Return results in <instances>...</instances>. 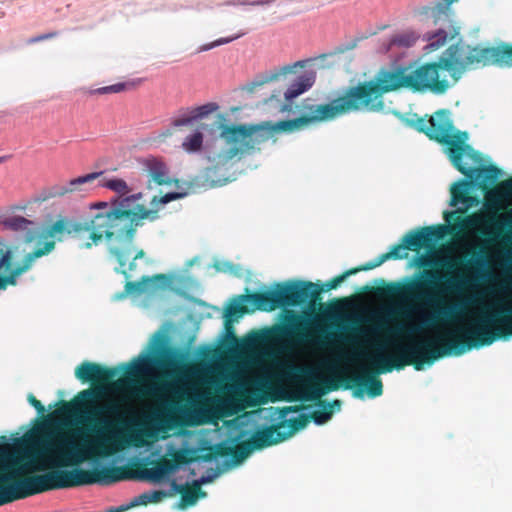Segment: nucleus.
<instances>
[{"label": "nucleus", "mask_w": 512, "mask_h": 512, "mask_svg": "<svg viewBox=\"0 0 512 512\" xmlns=\"http://www.w3.org/2000/svg\"><path fill=\"white\" fill-rule=\"evenodd\" d=\"M33 451L6 454L0 457V506L43 492L84 485H111L128 479L162 480L176 468L167 458L141 467L134 473L127 467L102 466L91 470L56 469L44 474L30 475L48 467L78 465L86 459L83 448L58 429L57 423L45 417L32 431Z\"/></svg>", "instance_id": "f257e3e1"}, {"label": "nucleus", "mask_w": 512, "mask_h": 512, "mask_svg": "<svg viewBox=\"0 0 512 512\" xmlns=\"http://www.w3.org/2000/svg\"><path fill=\"white\" fill-rule=\"evenodd\" d=\"M487 67L484 45H469L457 42L450 45L436 62L426 63L412 69L399 66L385 71L374 80L363 81L354 86L363 112H381L385 108V93L409 88L412 91L427 89L443 93L448 88L446 80L439 79V71L446 70L457 81L469 70Z\"/></svg>", "instance_id": "f03ea898"}, {"label": "nucleus", "mask_w": 512, "mask_h": 512, "mask_svg": "<svg viewBox=\"0 0 512 512\" xmlns=\"http://www.w3.org/2000/svg\"><path fill=\"white\" fill-rule=\"evenodd\" d=\"M140 195L123 198L113 202L108 213H97L89 222H74L59 217L46 228V235L61 240L66 234L91 231L92 243L98 244L103 238L110 241L109 254L117 262L115 271L129 276L136 268L135 260L145 257V251L134 245L137 229L143 226L145 218H154L155 214L142 205L134 204Z\"/></svg>", "instance_id": "7ed1b4c3"}, {"label": "nucleus", "mask_w": 512, "mask_h": 512, "mask_svg": "<svg viewBox=\"0 0 512 512\" xmlns=\"http://www.w3.org/2000/svg\"><path fill=\"white\" fill-rule=\"evenodd\" d=\"M176 353L169 347L164 336L157 333L151 346V354L140 355L129 365L124 377L114 380L117 369L84 361L75 369V376L82 383L104 386L115 391H127L133 398L163 400L172 392Z\"/></svg>", "instance_id": "20e7f679"}, {"label": "nucleus", "mask_w": 512, "mask_h": 512, "mask_svg": "<svg viewBox=\"0 0 512 512\" xmlns=\"http://www.w3.org/2000/svg\"><path fill=\"white\" fill-rule=\"evenodd\" d=\"M372 347L374 353L355 350L351 359L367 360L375 369H363L360 375L341 377L344 389L359 388L354 392L356 397L361 396L363 387L372 398L382 395L383 384L377 374L388 373L393 369L401 370L410 365L419 371L425 364L431 365L444 356L464 353L457 352L462 345L454 329L444 331L432 338L410 339L407 344H393L394 353L389 356L383 354L386 347L383 343L377 342Z\"/></svg>", "instance_id": "39448f33"}, {"label": "nucleus", "mask_w": 512, "mask_h": 512, "mask_svg": "<svg viewBox=\"0 0 512 512\" xmlns=\"http://www.w3.org/2000/svg\"><path fill=\"white\" fill-rule=\"evenodd\" d=\"M407 123L416 131L424 133L430 140L444 145L453 166L466 176L467 180H459L451 187V206H457L460 203L467 206L471 205L474 199L470 196L468 190L473 181L477 182L482 191L487 192L501 174V170L495 165L470 168L463 164L462 158L464 155L469 156L473 160H477L479 156L466 143L468 139L467 132H454V125L449 110L440 109L428 119L414 115V118L407 119Z\"/></svg>", "instance_id": "423d86ee"}, {"label": "nucleus", "mask_w": 512, "mask_h": 512, "mask_svg": "<svg viewBox=\"0 0 512 512\" xmlns=\"http://www.w3.org/2000/svg\"><path fill=\"white\" fill-rule=\"evenodd\" d=\"M116 392L111 388L91 386L80 391L72 401H61L56 411L63 416H80L97 432V438L91 449L102 455H112L121 448L120 440L114 427L125 412V397L108 399V392ZM128 398L134 399L127 391Z\"/></svg>", "instance_id": "0eeeda50"}, {"label": "nucleus", "mask_w": 512, "mask_h": 512, "mask_svg": "<svg viewBox=\"0 0 512 512\" xmlns=\"http://www.w3.org/2000/svg\"><path fill=\"white\" fill-rule=\"evenodd\" d=\"M456 288L455 279L448 274L426 270L422 279L404 285L388 286L387 292L389 295L420 301L431 307L430 313L423 318L419 326L407 329V332L414 333L422 328H432L437 324H449L457 320L460 305L448 304L439 297L441 293L451 292Z\"/></svg>", "instance_id": "6e6552de"}, {"label": "nucleus", "mask_w": 512, "mask_h": 512, "mask_svg": "<svg viewBox=\"0 0 512 512\" xmlns=\"http://www.w3.org/2000/svg\"><path fill=\"white\" fill-rule=\"evenodd\" d=\"M358 272L359 269H349L325 282L322 288H318L310 281L277 283L274 290L250 293L245 296V300L252 303L256 309L267 312L279 307L298 306L308 301L315 304L320 300L323 290L336 289L347 277Z\"/></svg>", "instance_id": "1a4fd4ad"}, {"label": "nucleus", "mask_w": 512, "mask_h": 512, "mask_svg": "<svg viewBox=\"0 0 512 512\" xmlns=\"http://www.w3.org/2000/svg\"><path fill=\"white\" fill-rule=\"evenodd\" d=\"M454 331L462 345L458 352L488 346L496 339L512 336V306L487 310L469 326L456 327Z\"/></svg>", "instance_id": "9d476101"}, {"label": "nucleus", "mask_w": 512, "mask_h": 512, "mask_svg": "<svg viewBox=\"0 0 512 512\" xmlns=\"http://www.w3.org/2000/svg\"><path fill=\"white\" fill-rule=\"evenodd\" d=\"M306 114L289 120L279 121L275 128L282 132H294L303 130L312 123L330 121L337 117L363 112L354 86H350L344 92L327 104L305 105Z\"/></svg>", "instance_id": "9b49d317"}, {"label": "nucleus", "mask_w": 512, "mask_h": 512, "mask_svg": "<svg viewBox=\"0 0 512 512\" xmlns=\"http://www.w3.org/2000/svg\"><path fill=\"white\" fill-rule=\"evenodd\" d=\"M54 248L55 242L47 241L42 247L27 253L21 262L14 265L15 247L0 238V291L6 290L9 286H16L19 276L28 272L36 259L49 254Z\"/></svg>", "instance_id": "f8f14e48"}, {"label": "nucleus", "mask_w": 512, "mask_h": 512, "mask_svg": "<svg viewBox=\"0 0 512 512\" xmlns=\"http://www.w3.org/2000/svg\"><path fill=\"white\" fill-rule=\"evenodd\" d=\"M220 127V137L229 147L208 153V160L215 163L216 166L226 165L235 157L253 150L255 145L261 142V140L256 137V133L258 132L256 127H247L244 125L228 126L222 124H220Z\"/></svg>", "instance_id": "ddd939ff"}, {"label": "nucleus", "mask_w": 512, "mask_h": 512, "mask_svg": "<svg viewBox=\"0 0 512 512\" xmlns=\"http://www.w3.org/2000/svg\"><path fill=\"white\" fill-rule=\"evenodd\" d=\"M292 376L303 386L299 394L293 399L301 401H317L318 405H325L332 411L334 409L339 410L341 408L342 403L338 399H335L332 402L320 399L321 396L327 392L338 390L340 383L343 385L341 377L337 379H326L320 382L316 374V369L309 366H293Z\"/></svg>", "instance_id": "4468645a"}, {"label": "nucleus", "mask_w": 512, "mask_h": 512, "mask_svg": "<svg viewBox=\"0 0 512 512\" xmlns=\"http://www.w3.org/2000/svg\"><path fill=\"white\" fill-rule=\"evenodd\" d=\"M273 445L272 431L264 427L255 431L248 440L241 441L235 446H231L227 442L210 445L206 448L207 452L198 456V459L209 462L217 457L231 456L235 464H240L253 451L262 450Z\"/></svg>", "instance_id": "2eb2a0df"}, {"label": "nucleus", "mask_w": 512, "mask_h": 512, "mask_svg": "<svg viewBox=\"0 0 512 512\" xmlns=\"http://www.w3.org/2000/svg\"><path fill=\"white\" fill-rule=\"evenodd\" d=\"M305 408V406H287L279 410V418L281 421L276 424L266 426V429H270L272 431V442L274 445L287 440L296 432L304 429L308 425L311 421V417H309L308 414H300L299 416L289 420L285 419L288 413H296Z\"/></svg>", "instance_id": "dca6fc26"}, {"label": "nucleus", "mask_w": 512, "mask_h": 512, "mask_svg": "<svg viewBox=\"0 0 512 512\" xmlns=\"http://www.w3.org/2000/svg\"><path fill=\"white\" fill-rule=\"evenodd\" d=\"M445 231V225L423 227L408 232L404 235L402 241L407 250L418 251L422 247H428L436 240L443 238Z\"/></svg>", "instance_id": "f3484780"}, {"label": "nucleus", "mask_w": 512, "mask_h": 512, "mask_svg": "<svg viewBox=\"0 0 512 512\" xmlns=\"http://www.w3.org/2000/svg\"><path fill=\"white\" fill-rule=\"evenodd\" d=\"M466 212L465 209H457L455 211L444 212V219L451 225L452 230L460 232L468 229H473L482 223L497 225L498 222L495 218H490L484 221L479 215L473 214L463 217L462 214Z\"/></svg>", "instance_id": "a211bd4d"}, {"label": "nucleus", "mask_w": 512, "mask_h": 512, "mask_svg": "<svg viewBox=\"0 0 512 512\" xmlns=\"http://www.w3.org/2000/svg\"><path fill=\"white\" fill-rule=\"evenodd\" d=\"M103 173H104L103 171L92 172V173L71 179L66 184L54 185L51 188H49V190L47 191V194L43 197V200H47L49 198H55V197H62L69 193L84 191L85 185L93 183Z\"/></svg>", "instance_id": "6ab92c4d"}, {"label": "nucleus", "mask_w": 512, "mask_h": 512, "mask_svg": "<svg viewBox=\"0 0 512 512\" xmlns=\"http://www.w3.org/2000/svg\"><path fill=\"white\" fill-rule=\"evenodd\" d=\"M100 186L104 187V188H107L109 190H112L115 193L119 194L118 197L111 199L110 208H109V210L106 213H108L112 209L113 202H115L117 200H120V199H123V198L131 197V196H135V195L139 194L140 198L135 200L134 204L136 203V205H142L146 210L151 211V212H153L155 214L154 218H145L143 220V223L146 220L150 221V222H153V221H155V220H157L159 218L158 211L156 209H150V208H148L145 205L144 200H143V197H144L143 193L138 192V193L130 194L131 189L129 188V186L126 183L125 180L120 179V178H113V179H109V180H106L104 182H101Z\"/></svg>", "instance_id": "aec40b11"}, {"label": "nucleus", "mask_w": 512, "mask_h": 512, "mask_svg": "<svg viewBox=\"0 0 512 512\" xmlns=\"http://www.w3.org/2000/svg\"><path fill=\"white\" fill-rule=\"evenodd\" d=\"M486 65L512 68V44L500 42L496 46H484Z\"/></svg>", "instance_id": "412c9836"}, {"label": "nucleus", "mask_w": 512, "mask_h": 512, "mask_svg": "<svg viewBox=\"0 0 512 512\" xmlns=\"http://www.w3.org/2000/svg\"><path fill=\"white\" fill-rule=\"evenodd\" d=\"M218 108L219 107L216 103L211 102L198 107L181 109L179 111V114L172 119L171 125L173 127L190 125L194 121L201 120L207 117L209 114L213 113Z\"/></svg>", "instance_id": "4be33fe9"}, {"label": "nucleus", "mask_w": 512, "mask_h": 512, "mask_svg": "<svg viewBox=\"0 0 512 512\" xmlns=\"http://www.w3.org/2000/svg\"><path fill=\"white\" fill-rule=\"evenodd\" d=\"M1 223L4 229L19 233L26 242H31L37 234V224L22 216H9Z\"/></svg>", "instance_id": "5701e85b"}, {"label": "nucleus", "mask_w": 512, "mask_h": 512, "mask_svg": "<svg viewBox=\"0 0 512 512\" xmlns=\"http://www.w3.org/2000/svg\"><path fill=\"white\" fill-rule=\"evenodd\" d=\"M297 67H304V62L298 61L294 64L285 65L273 71L266 72L264 74L256 76V78L245 86V90L252 93L257 88L264 86L273 81H277L281 76H285L289 73L295 72Z\"/></svg>", "instance_id": "b1692460"}, {"label": "nucleus", "mask_w": 512, "mask_h": 512, "mask_svg": "<svg viewBox=\"0 0 512 512\" xmlns=\"http://www.w3.org/2000/svg\"><path fill=\"white\" fill-rule=\"evenodd\" d=\"M207 481H209V479L203 478L201 482L194 481L191 485L181 486L174 484L175 489L181 495V501L179 504L180 508L193 506L197 502L198 498L205 497L206 493L202 491L201 483H205Z\"/></svg>", "instance_id": "393cba45"}, {"label": "nucleus", "mask_w": 512, "mask_h": 512, "mask_svg": "<svg viewBox=\"0 0 512 512\" xmlns=\"http://www.w3.org/2000/svg\"><path fill=\"white\" fill-rule=\"evenodd\" d=\"M145 166L147 168L150 179L155 184L168 185L171 183V179L167 172V167L162 161L153 157L147 158L145 160Z\"/></svg>", "instance_id": "a878e982"}, {"label": "nucleus", "mask_w": 512, "mask_h": 512, "mask_svg": "<svg viewBox=\"0 0 512 512\" xmlns=\"http://www.w3.org/2000/svg\"><path fill=\"white\" fill-rule=\"evenodd\" d=\"M135 265L137 266V264L135 263ZM137 269V267L135 268ZM136 270H134L135 272ZM133 273V271L129 272V276L126 277L124 274H122L126 279H127V282L124 286V293L123 295H127V294H134V293H142L146 290V287L147 285L152 282L153 280H166L167 279V276L165 274H157L153 277H149V276H143L141 278L140 281H129V279L131 278V274Z\"/></svg>", "instance_id": "bb28decb"}, {"label": "nucleus", "mask_w": 512, "mask_h": 512, "mask_svg": "<svg viewBox=\"0 0 512 512\" xmlns=\"http://www.w3.org/2000/svg\"><path fill=\"white\" fill-rule=\"evenodd\" d=\"M171 418L163 412L155 411L149 421V428L143 431V434L152 437L155 431L168 430L171 428Z\"/></svg>", "instance_id": "cd10ccee"}, {"label": "nucleus", "mask_w": 512, "mask_h": 512, "mask_svg": "<svg viewBox=\"0 0 512 512\" xmlns=\"http://www.w3.org/2000/svg\"><path fill=\"white\" fill-rule=\"evenodd\" d=\"M312 86V82L308 77H301L298 81L293 83L284 93L286 101H291L300 94L304 93Z\"/></svg>", "instance_id": "c85d7f7f"}, {"label": "nucleus", "mask_w": 512, "mask_h": 512, "mask_svg": "<svg viewBox=\"0 0 512 512\" xmlns=\"http://www.w3.org/2000/svg\"><path fill=\"white\" fill-rule=\"evenodd\" d=\"M203 145V134L200 131H195L194 133L188 135L183 143L182 148L189 153L198 152L201 150Z\"/></svg>", "instance_id": "c756f323"}, {"label": "nucleus", "mask_w": 512, "mask_h": 512, "mask_svg": "<svg viewBox=\"0 0 512 512\" xmlns=\"http://www.w3.org/2000/svg\"><path fill=\"white\" fill-rule=\"evenodd\" d=\"M131 84L130 83H117L109 86L100 87L94 90H90L89 94H113V93H120L124 90H126Z\"/></svg>", "instance_id": "7c9ffc66"}, {"label": "nucleus", "mask_w": 512, "mask_h": 512, "mask_svg": "<svg viewBox=\"0 0 512 512\" xmlns=\"http://www.w3.org/2000/svg\"><path fill=\"white\" fill-rule=\"evenodd\" d=\"M320 410H315L311 414H308L316 424L321 425L326 423L332 417V410L325 405H319Z\"/></svg>", "instance_id": "2f4dec72"}, {"label": "nucleus", "mask_w": 512, "mask_h": 512, "mask_svg": "<svg viewBox=\"0 0 512 512\" xmlns=\"http://www.w3.org/2000/svg\"><path fill=\"white\" fill-rule=\"evenodd\" d=\"M406 247L404 243L396 244L394 245L389 252H386L384 254H381L382 260L387 261L389 259H403L407 256V253L405 252Z\"/></svg>", "instance_id": "473e14b6"}, {"label": "nucleus", "mask_w": 512, "mask_h": 512, "mask_svg": "<svg viewBox=\"0 0 512 512\" xmlns=\"http://www.w3.org/2000/svg\"><path fill=\"white\" fill-rule=\"evenodd\" d=\"M247 312L245 306L240 304H231L225 311V324L228 326L234 317H240Z\"/></svg>", "instance_id": "72a5a7b5"}, {"label": "nucleus", "mask_w": 512, "mask_h": 512, "mask_svg": "<svg viewBox=\"0 0 512 512\" xmlns=\"http://www.w3.org/2000/svg\"><path fill=\"white\" fill-rule=\"evenodd\" d=\"M419 266H422V267L440 266V267H445L447 269H451L454 266V263L447 259L435 260L430 257H422L419 261Z\"/></svg>", "instance_id": "f704fd0d"}, {"label": "nucleus", "mask_w": 512, "mask_h": 512, "mask_svg": "<svg viewBox=\"0 0 512 512\" xmlns=\"http://www.w3.org/2000/svg\"><path fill=\"white\" fill-rule=\"evenodd\" d=\"M243 35H245V32H240L234 36H230V37H222V38H219L209 44H206L202 47V50L203 51H206V50H210L214 47H217V46H220V45H224V44H228L240 37H242Z\"/></svg>", "instance_id": "c9c22d12"}, {"label": "nucleus", "mask_w": 512, "mask_h": 512, "mask_svg": "<svg viewBox=\"0 0 512 512\" xmlns=\"http://www.w3.org/2000/svg\"><path fill=\"white\" fill-rule=\"evenodd\" d=\"M182 196V193L177 192L166 193L161 197L154 196L151 200V205L156 206L157 204H167L171 201L181 198Z\"/></svg>", "instance_id": "e433bc0d"}, {"label": "nucleus", "mask_w": 512, "mask_h": 512, "mask_svg": "<svg viewBox=\"0 0 512 512\" xmlns=\"http://www.w3.org/2000/svg\"><path fill=\"white\" fill-rule=\"evenodd\" d=\"M497 193L503 197L512 198V177L499 183Z\"/></svg>", "instance_id": "4c0bfd02"}, {"label": "nucleus", "mask_w": 512, "mask_h": 512, "mask_svg": "<svg viewBox=\"0 0 512 512\" xmlns=\"http://www.w3.org/2000/svg\"><path fill=\"white\" fill-rule=\"evenodd\" d=\"M149 503H150V498H149L148 492H144V493L134 497L133 500L131 501L130 505L127 506L126 509L129 507L147 505ZM123 510H125V508Z\"/></svg>", "instance_id": "58836bf2"}, {"label": "nucleus", "mask_w": 512, "mask_h": 512, "mask_svg": "<svg viewBox=\"0 0 512 512\" xmlns=\"http://www.w3.org/2000/svg\"><path fill=\"white\" fill-rule=\"evenodd\" d=\"M27 400H28L29 404L37 410L39 415H41V416L44 415V413L46 411L45 407L32 393L28 394Z\"/></svg>", "instance_id": "ea45409f"}, {"label": "nucleus", "mask_w": 512, "mask_h": 512, "mask_svg": "<svg viewBox=\"0 0 512 512\" xmlns=\"http://www.w3.org/2000/svg\"><path fill=\"white\" fill-rule=\"evenodd\" d=\"M383 263H384V260H382V257L380 255L376 259H374L372 261H369V262L365 263L364 265H362L360 267H355L354 269H359V272L360 271L371 270V269H374V268L382 265Z\"/></svg>", "instance_id": "a19ab883"}, {"label": "nucleus", "mask_w": 512, "mask_h": 512, "mask_svg": "<svg viewBox=\"0 0 512 512\" xmlns=\"http://www.w3.org/2000/svg\"><path fill=\"white\" fill-rule=\"evenodd\" d=\"M150 503H158L168 496V493L163 490L148 491Z\"/></svg>", "instance_id": "79ce46f5"}, {"label": "nucleus", "mask_w": 512, "mask_h": 512, "mask_svg": "<svg viewBox=\"0 0 512 512\" xmlns=\"http://www.w3.org/2000/svg\"><path fill=\"white\" fill-rule=\"evenodd\" d=\"M360 323V320L357 319V318H353V319H349L348 320V324L347 325V329L351 330L352 332L354 333H358L359 332V329H358V324Z\"/></svg>", "instance_id": "37998d69"}, {"label": "nucleus", "mask_w": 512, "mask_h": 512, "mask_svg": "<svg viewBox=\"0 0 512 512\" xmlns=\"http://www.w3.org/2000/svg\"><path fill=\"white\" fill-rule=\"evenodd\" d=\"M56 35H57V32H51V33H47V34H42V35H39V36H37L35 38H32L29 42L30 43H34V42L50 39V38L55 37Z\"/></svg>", "instance_id": "c03bdc74"}, {"label": "nucleus", "mask_w": 512, "mask_h": 512, "mask_svg": "<svg viewBox=\"0 0 512 512\" xmlns=\"http://www.w3.org/2000/svg\"><path fill=\"white\" fill-rule=\"evenodd\" d=\"M270 2H271L270 0H257V1H253V2H251L249 4L250 5H254V6H259V5H266V4L270 3ZM240 4L246 5L248 3L243 1Z\"/></svg>", "instance_id": "a18cd8bd"}, {"label": "nucleus", "mask_w": 512, "mask_h": 512, "mask_svg": "<svg viewBox=\"0 0 512 512\" xmlns=\"http://www.w3.org/2000/svg\"><path fill=\"white\" fill-rule=\"evenodd\" d=\"M133 443L137 447L142 446L144 444L143 439L140 435H135L133 437Z\"/></svg>", "instance_id": "49530a36"}, {"label": "nucleus", "mask_w": 512, "mask_h": 512, "mask_svg": "<svg viewBox=\"0 0 512 512\" xmlns=\"http://www.w3.org/2000/svg\"><path fill=\"white\" fill-rule=\"evenodd\" d=\"M97 208H101V209H105L104 212H107L110 208V205L107 203V202H99L97 205H96Z\"/></svg>", "instance_id": "de8ad7c7"}, {"label": "nucleus", "mask_w": 512, "mask_h": 512, "mask_svg": "<svg viewBox=\"0 0 512 512\" xmlns=\"http://www.w3.org/2000/svg\"><path fill=\"white\" fill-rule=\"evenodd\" d=\"M294 328H295V331L300 333V331L303 330L305 327L302 325V322L298 321V323L295 324Z\"/></svg>", "instance_id": "09e8293b"}, {"label": "nucleus", "mask_w": 512, "mask_h": 512, "mask_svg": "<svg viewBox=\"0 0 512 512\" xmlns=\"http://www.w3.org/2000/svg\"><path fill=\"white\" fill-rule=\"evenodd\" d=\"M325 369L328 370L329 372H334L335 371V366L332 365V364H326L325 365Z\"/></svg>", "instance_id": "8fccbe9b"}, {"label": "nucleus", "mask_w": 512, "mask_h": 512, "mask_svg": "<svg viewBox=\"0 0 512 512\" xmlns=\"http://www.w3.org/2000/svg\"><path fill=\"white\" fill-rule=\"evenodd\" d=\"M282 111H289L290 110V107L288 104H284L281 108Z\"/></svg>", "instance_id": "3c124183"}, {"label": "nucleus", "mask_w": 512, "mask_h": 512, "mask_svg": "<svg viewBox=\"0 0 512 512\" xmlns=\"http://www.w3.org/2000/svg\"><path fill=\"white\" fill-rule=\"evenodd\" d=\"M85 247H86V248H90V247H91V243H86V244H85Z\"/></svg>", "instance_id": "603ef678"}, {"label": "nucleus", "mask_w": 512, "mask_h": 512, "mask_svg": "<svg viewBox=\"0 0 512 512\" xmlns=\"http://www.w3.org/2000/svg\"><path fill=\"white\" fill-rule=\"evenodd\" d=\"M4 157H0V163H2L4 161Z\"/></svg>", "instance_id": "864d4df0"}]
</instances>
